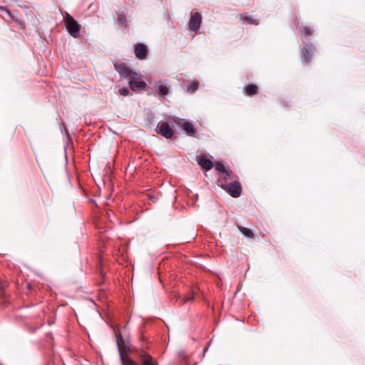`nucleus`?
<instances>
[{"label":"nucleus","instance_id":"nucleus-1","mask_svg":"<svg viewBox=\"0 0 365 365\" xmlns=\"http://www.w3.org/2000/svg\"><path fill=\"white\" fill-rule=\"evenodd\" d=\"M115 71L119 75L125 78L128 79H138L140 75L135 71H132L129 67L124 63H118L114 65Z\"/></svg>","mask_w":365,"mask_h":365},{"label":"nucleus","instance_id":"nucleus-2","mask_svg":"<svg viewBox=\"0 0 365 365\" xmlns=\"http://www.w3.org/2000/svg\"><path fill=\"white\" fill-rule=\"evenodd\" d=\"M117 345L123 365H138L133 359L125 354L127 352L128 348L125 345L123 339L122 337L117 339Z\"/></svg>","mask_w":365,"mask_h":365},{"label":"nucleus","instance_id":"nucleus-9","mask_svg":"<svg viewBox=\"0 0 365 365\" xmlns=\"http://www.w3.org/2000/svg\"><path fill=\"white\" fill-rule=\"evenodd\" d=\"M134 53L137 58L144 60L148 56L147 46L143 43H138L135 46Z\"/></svg>","mask_w":365,"mask_h":365},{"label":"nucleus","instance_id":"nucleus-6","mask_svg":"<svg viewBox=\"0 0 365 365\" xmlns=\"http://www.w3.org/2000/svg\"><path fill=\"white\" fill-rule=\"evenodd\" d=\"M221 187L233 197H238L242 193V186L238 181L222 184Z\"/></svg>","mask_w":365,"mask_h":365},{"label":"nucleus","instance_id":"nucleus-7","mask_svg":"<svg viewBox=\"0 0 365 365\" xmlns=\"http://www.w3.org/2000/svg\"><path fill=\"white\" fill-rule=\"evenodd\" d=\"M156 132L167 139H171L174 135V131L170 127V125L168 122L162 123L158 128Z\"/></svg>","mask_w":365,"mask_h":365},{"label":"nucleus","instance_id":"nucleus-10","mask_svg":"<svg viewBox=\"0 0 365 365\" xmlns=\"http://www.w3.org/2000/svg\"><path fill=\"white\" fill-rule=\"evenodd\" d=\"M136 79H129L128 85L130 89L133 91H140L146 87V83L143 81H135Z\"/></svg>","mask_w":365,"mask_h":365},{"label":"nucleus","instance_id":"nucleus-21","mask_svg":"<svg viewBox=\"0 0 365 365\" xmlns=\"http://www.w3.org/2000/svg\"><path fill=\"white\" fill-rule=\"evenodd\" d=\"M198 88V83L197 82H193L189 85L187 86V90L190 93H193L195 91H197Z\"/></svg>","mask_w":365,"mask_h":365},{"label":"nucleus","instance_id":"nucleus-5","mask_svg":"<svg viewBox=\"0 0 365 365\" xmlns=\"http://www.w3.org/2000/svg\"><path fill=\"white\" fill-rule=\"evenodd\" d=\"M0 11H4L5 13L6 16H2V17L6 21H8V22L14 21L18 24V26L20 29L24 28V25H25L24 21L16 15V13H17V11H15L14 12H11L6 7L3 6H0Z\"/></svg>","mask_w":365,"mask_h":365},{"label":"nucleus","instance_id":"nucleus-12","mask_svg":"<svg viewBox=\"0 0 365 365\" xmlns=\"http://www.w3.org/2000/svg\"><path fill=\"white\" fill-rule=\"evenodd\" d=\"M197 163L205 170H210L213 167L212 162L203 155L199 156Z\"/></svg>","mask_w":365,"mask_h":365},{"label":"nucleus","instance_id":"nucleus-22","mask_svg":"<svg viewBox=\"0 0 365 365\" xmlns=\"http://www.w3.org/2000/svg\"><path fill=\"white\" fill-rule=\"evenodd\" d=\"M215 168H216V170H217L219 172H220L222 174L223 173H225V170H227V169L225 168V166H224L223 163H221V162H217V163H216V164H215Z\"/></svg>","mask_w":365,"mask_h":365},{"label":"nucleus","instance_id":"nucleus-13","mask_svg":"<svg viewBox=\"0 0 365 365\" xmlns=\"http://www.w3.org/2000/svg\"><path fill=\"white\" fill-rule=\"evenodd\" d=\"M155 89L156 93L159 96H165L168 95L169 93V88H168V86L166 85H164L160 83H157L155 84Z\"/></svg>","mask_w":365,"mask_h":365},{"label":"nucleus","instance_id":"nucleus-3","mask_svg":"<svg viewBox=\"0 0 365 365\" xmlns=\"http://www.w3.org/2000/svg\"><path fill=\"white\" fill-rule=\"evenodd\" d=\"M134 353L140 365H158L156 360L143 349H135Z\"/></svg>","mask_w":365,"mask_h":365},{"label":"nucleus","instance_id":"nucleus-4","mask_svg":"<svg viewBox=\"0 0 365 365\" xmlns=\"http://www.w3.org/2000/svg\"><path fill=\"white\" fill-rule=\"evenodd\" d=\"M66 26L71 36L77 38L79 36L81 25L68 14L66 16Z\"/></svg>","mask_w":365,"mask_h":365},{"label":"nucleus","instance_id":"nucleus-16","mask_svg":"<svg viewBox=\"0 0 365 365\" xmlns=\"http://www.w3.org/2000/svg\"><path fill=\"white\" fill-rule=\"evenodd\" d=\"M222 176H221L220 178V179L218 180V182L220 183V185H222V184H226L225 182L229 180H231L232 178V172L231 170H225V173H223L222 174Z\"/></svg>","mask_w":365,"mask_h":365},{"label":"nucleus","instance_id":"nucleus-24","mask_svg":"<svg viewBox=\"0 0 365 365\" xmlns=\"http://www.w3.org/2000/svg\"><path fill=\"white\" fill-rule=\"evenodd\" d=\"M194 299V294L192 293L191 296L190 297H187L185 299H184V302H189V301H192Z\"/></svg>","mask_w":365,"mask_h":365},{"label":"nucleus","instance_id":"nucleus-19","mask_svg":"<svg viewBox=\"0 0 365 365\" xmlns=\"http://www.w3.org/2000/svg\"><path fill=\"white\" fill-rule=\"evenodd\" d=\"M118 23L120 24L121 26L124 27H127V19L126 16L123 13H120L118 14V19H117Z\"/></svg>","mask_w":365,"mask_h":365},{"label":"nucleus","instance_id":"nucleus-17","mask_svg":"<svg viewBox=\"0 0 365 365\" xmlns=\"http://www.w3.org/2000/svg\"><path fill=\"white\" fill-rule=\"evenodd\" d=\"M240 20L242 21V22L243 24H254V25H258L259 24L258 21L256 19H253L250 16H242L241 15L240 16Z\"/></svg>","mask_w":365,"mask_h":365},{"label":"nucleus","instance_id":"nucleus-18","mask_svg":"<svg viewBox=\"0 0 365 365\" xmlns=\"http://www.w3.org/2000/svg\"><path fill=\"white\" fill-rule=\"evenodd\" d=\"M258 88L254 84H250L245 88V93L247 96H252L257 93Z\"/></svg>","mask_w":365,"mask_h":365},{"label":"nucleus","instance_id":"nucleus-11","mask_svg":"<svg viewBox=\"0 0 365 365\" xmlns=\"http://www.w3.org/2000/svg\"><path fill=\"white\" fill-rule=\"evenodd\" d=\"M314 49H315V47L312 44H309V43L305 44L304 48H303V50L302 51V55L307 63L310 61V60L313 56Z\"/></svg>","mask_w":365,"mask_h":365},{"label":"nucleus","instance_id":"nucleus-15","mask_svg":"<svg viewBox=\"0 0 365 365\" xmlns=\"http://www.w3.org/2000/svg\"><path fill=\"white\" fill-rule=\"evenodd\" d=\"M237 228L240 231V232L247 238L253 239L255 237L254 233L252 231V230L240 225L237 226Z\"/></svg>","mask_w":365,"mask_h":365},{"label":"nucleus","instance_id":"nucleus-20","mask_svg":"<svg viewBox=\"0 0 365 365\" xmlns=\"http://www.w3.org/2000/svg\"><path fill=\"white\" fill-rule=\"evenodd\" d=\"M302 34L304 36H309L313 34L314 30L308 26H304L300 30Z\"/></svg>","mask_w":365,"mask_h":365},{"label":"nucleus","instance_id":"nucleus-23","mask_svg":"<svg viewBox=\"0 0 365 365\" xmlns=\"http://www.w3.org/2000/svg\"><path fill=\"white\" fill-rule=\"evenodd\" d=\"M118 93L121 96H126L130 93V90L126 87H123L118 90Z\"/></svg>","mask_w":365,"mask_h":365},{"label":"nucleus","instance_id":"nucleus-8","mask_svg":"<svg viewBox=\"0 0 365 365\" xmlns=\"http://www.w3.org/2000/svg\"><path fill=\"white\" fill-rule=\"evenodd\" d=\"M202 23V16L200 13L195 12L190 16L189 21V29L192 31H197Z\"/></svg>","mask_w":365,"mask_h":365},{"label":"nucleus","instance_id":"nucleus-14","mask_svg":"<svg viewBox=\"0 0 365 365\" xmlns=\"http://www.w3.org/2000/svg\"><path fill=\"white\" fill-rule=\"evenodd\" d=\"M181 128L183 130H185L188 135H193L196 133V130L193 125V124L190 122L185 121L184 122Z\"/></svg>","mask_w":365,"mask_h":365}]
</instances>
